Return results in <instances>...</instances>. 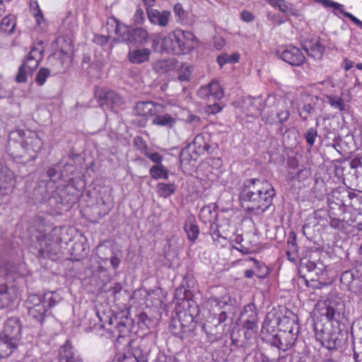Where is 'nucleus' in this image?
Listing matches in <instances>:
<instances>
[{
	"label": "nucleus",
	"instance_id": "nucleus-56",
	"mask_svg": "<svg viewBox=\"0 0 362 362\" xmlns=\"http://www.w3.org/2000/svg\"><path fill=\"white\" fill-rule=\"evenodd\" d=\"M119 362H139L138 358L132 355H124L122 358H118Z\"/></svg>",
	"mask_w": 362,
	"mask_h": 362
},
{
	"label": "nucleus",
	"instance_id": "nucleus-18",
	"mask_svg": "<svg viewBox=\"0 0 362 362\" xmlns=\"http://www.w3.org/2000/svg\"><path fill=\"white\" fill-rule=\"evenodd\" d=\"M177 44L181 48V54L190 52L194 47L195 36L190 31L175 30Z\"/></svg>",
	"mask_w": 362,
	"mask_h": 362
},
{
	"label": "nucleus",
	"instance_id": "nucleus-26",
	"mask_svg": "<svg viewBox=\"0 0 362 362\" xmlns=\"http://www.w3.org/2000/svg\"><path fill=\"white\" fill-rule=\"evenodd\" d=\"M160 103L151 101H141L136 103L135 112L141 116H151L153 117Z\"/></svg>",
	"mask_w": 362,
	"mask_h": 362
},
{
	"label": "nucleus",
	"instance_id": "nucleus-48",
	"mask_svg": "<svg viewBox=\"0 0 362 362\" xmlns=\"http://www.w3.org/2000/svg\"><path fill=\"white\" fill-rule=\"evenodd\" d=\"M329 226L332 228L341 230L344 228V221L337 218H330Z\"/></svg>",
	"mask_w": 362,
	"mask_h": 362
},
{
	"label": "nucleus",
	"instance_id": "nucleus-45",
	"mask_svg": "<svg viewBox=\"0 0 362 362\" xmlns=\"http://www.w3.org/2000/svg\"><path fill=\"white\" fill-rule=\"evenodd\" d=\"M211 237L214 244L217 246L223 247L227 243V239L220 234V231L218 229L211 233Z\"/></svg>",
	"mask_w": 362,
	"mask_h": 362
},
{
	"label": "nucleus",
	"instance_id": "nucleus-28",
	"mask_svg": "<svg viewBox=\"0 0 362 362\" xmlns=\"http://www.w3.org/2000/svg\"><path fill=\"white\" fill-rule=\"evenodd\" d=\"M303 49L308 56L316 59L321 58L324 52V47L318 40L305 42L303 45Z\"/></svg>",
	"mask_w": 362,
	"mask_h": 362
},
{
	"label": "nucleus",
	"instance_id": "nucleus-57",
	"mask_svg": "<svg viewBox=\"0 0 362 362\" xmlns=\"http://www.w3.org/2000/svg\"><path fill=\"white\" fill-rule=\"evenodd\" d=\"M200 120L201 119L199 116L194 115H189L187 119V122H188L189 123L194 124V126H199L200 124Z\"/></svg>",
	"mask_w": 362,
	"mask_h": 362
},
{
	"label": "nucleus",
	"instance_id": "nucleus-17",
	"mask_svg": "<svg viewBox=\"0 0 362 362\" xmlns=\"http://www.w3.org/2000/svg\"><path fill=\"white\" fill-rule=\"evenodd\" d=\"M146 14L150 23L160 28L168 26L171 16L168 10L158 11L153 8H146Z\"/></svg>",
	"mask_w": 362,
	"mask_h": 362
},
{
	"label": "nucleus",
	"instance_id": "nucleus-35",
	"mask_svg": "<svg viewBox=\"0 0 362 362\" xmlns=\"http://www.w3.org/2000/svg\"><path fill=\"white\" fill-rule=\"evenodd\" d=\"M176 68V62L174 59L158 60L153 64V69L160 74L166 73Z\"/></svg>",
	"mask_w": 362,
	"mask_h": 362
},
{
	"label": "nucleus",
	"instance_id": "nucleus-36",
	"mask_svg": "<svg viewBox=\"0 0 362 362\" xmlns=\"http://www.w3.org/2000/svg\"><path fill=\"white\" fill-rule=\"evenodd\" d=\"M176 186L173 183H158L156 186V192L159 197L167 198L175 193Z\"/></svg>",
	"mask_w": 362,
	"mask_h": 362
},
{
	"label": "nucleus",
	"instance_id": "nucleus-6",
	"mask_svg": "<svg viewBox=\"0 0 362 362\" xmlns=\"http://www.w3.org/2000/svg\"><path fill=\"white\" fill-rule=\"evenodd\" d=\"M42 59V50L41 47H34L28 53L23 64L19 67L16 81L18 83L27 81V76L38 67L39 63Z\"/></svg>",
	"mask_w": 362,
	"mask_h": 362
},
{
	"label": "nucleus",
	"instance_id": "nucleus-29",
	"mask_svg": "<svg viewBox=\"0 0 362 362\" xmlns=\"http://www.w3.org/2000/svg\"><path fill=\"white\" fill-rule=\"evenodd\" d=\"M190 146L194 148V151L197 154H204L205 152H208L211 148V146L207 142L206 136L203 134H197Z\"/></svg>",
	"mask_w": 362,
	"mask_h": 362
},
{
	"label": "nucleus",
	"instance_id": "nucleus-47",
	"mask_svg": "<svg viewBox=\"0 0 362 362\" xmlns=\"http://www.w3.org/2000/svg\"><path fill=\"white\" fill-rule=\"evenodd\" d=\"M134 22L137 25H142L145 21V13L141 8H137L134 15Z\"/></svg>",
	"mask_w": 362,
	"mask_h": 362
},
{
	"label": "nucleus",
	"instance_id": "nucleus-54",
	"mask_svg": "<svg viewBox=\"0 0 362 362\" xmlns=\"http://www.w3.org/2000/svg\"><path fill=\"white\" fill-rule=\"evenodd\" d=\"M120 258L117 256V253L112 252L110 257V264L114 269H117L120 264Z\"/></svg>",
	"mask_w": 362,
	"mask_h": 362
},
{
	"label": "nucleus",
	"instance_id": "nucleus-51",
	"mask_svg": "<svg viewBox=\"0 0 362 362\" xmlns=\"http://www.w3.org/2000/svg\"><path fill=\"white\" fill-rule=\"evenodd\" d=\"M341 13L346 18H349L354 24H356L357 26L360 27L361 28H362V21L361 20H359L358 18H357L356 17H355L354 15H352L351 13H349V12H346L344 10H341Z\"/></svg>",
	"mask_w": 362,
	"mask_h": 362
},
{
	"label": "nucleus",
	"instance_id": "nucleus-62",
	"mask_svg": "<svg viewBox=\"0 0 362 362\" xmlns=\"http://www.w3.org/2000/svg\"><path fill=\"white\" fill-rule=\"evenodd\" d=\"M255 274V272L252 269H247L245 271V276L246 278H252Z\"/></svg>",
	"mask_w": 362,
	"mask_h": 362
},
{
	"label": "nucleus",
	"instance_id": "nucleus-30",
	"mask_svg": "<svg viewBox=\"0 0 362 362\" xmlns=\"http://www.w3.org/2000/svg\"><path fill=\"white\" fill-rule=\"evenodd\" d=\"M184 230L187 233L189 241L194 243L197 239L199 234V228L196 224L194 217H188L184 226Z\"/></svg>",
	"mask_w": 362,
	"mask_h": 362
},
{
	"label": "nucleus",
	"instance_id": "nucleus-10",
	"mask_svg": "<svg viewBox=\"0 0 362 362\" xmlns=\"http://www.w3.org/2000/svg\"><path fill=\"white\" fill-rule=\"evenodd\" d=\"M21 146L28 155L29 158L26 159V161H28L36 158L37 153L42 148L43 143L35 132H28V134L25 136Z\"/></svg>",
	"mask_w": 362,
	"mask_h": 362
},
{
	"label": "nucleus",
	"instance_id": "nucleus-13",
	"mask_svg": "<svg viewBox=\"0 0 362 362\" xmlns=\"http://www.w3.org/2000/svg\"><path fill=\"white\" fill-rule=\"evenodd\" d=\"M197 95L206 101L216 102L223 97L224 92L218 81H212L208 85L201 87L197 91Z\"/></svg>",
	"mask_w": 362,
	"mask_h": 362
},
{
	"label": "nucleus",
	"instance_id": "nucleus-59",
	"mask_svg": "<svg viewBox=\"0 0 362 362\" xmlns=\"http://www.w3.org/2000/svg\"><path fill=\"white\" fill-rule=\"evenodd\" d=\"M57 173L58 171L54 167H50L47 171V174L51 180H53L57 175Z\"/></svg>",
	"mask_w": 362,
	"mask_h": 362
},
{
	"label": "nucleus",
	"instance_id": "nucleus-2",
	"mask_svg": "<svg viewBox=\"0 0 362 362\" xmlns=\"http://www.w3.org/2000/svg\"><path fill=\"white\" fill-rule=\"evenodd\" d=\"M275 189L266 180L248 179L245 181L239 194V199L247 211L262 214L272 204Z\"/></svg>",
	"mask_w": 362,
	"mask_h": 362
},
{
	"label": "nucleus",
	"instance_id": "nucleus-32",
	"mask_svg": "<svg viewBox=\"0 0 362 362\" xmlns=\"http://www.w3.org/2000/svg\"><path fill=\"white\" fill-rule=\"evenodd\" d=\"M59 252V245L57 241L50 243H45V246L40 250L41 255L45 258L56 259Z\"/></svg>",
	"mask_w": 362,
	"mask_h": 362
},
{
	"label": "nucleus",
	"instance_id": "nucleus-43",
	"mask_svg": "<svg viewBox=\"0 0 362 362\" xmlns=\"http://www.w3.org/2000/svg\"><path fill=\"white\" fill-rule=\"evenodd\" d=\"M49 75L50 71L48 69L41 68L37 74L35 81L39 86H42Z\"/></svg>",
	"mask_w": 362,
	"mask_h": 362
},
{
	"label": "nucleus",
	"instance_id": "nucleus-19",
	"mask_svg": "<svg viewBox=\"0 0 362 362\" xmlns=\"http://www.w3.org/2000/svg\"><path fill=\"white\" fill-rule=\"evenodd\" d=\"M14 174L7 168L0 171V197L8 194L15 186Z\"/></svg>",
	"mask_w": 362,
	"mask_h": 362
},
{
	"label": "nucleus",
	"instance_id": "nucleus-4",
	"mask_svg": "<svg viewBox=\"0 0 362 362\" xmlns=\"http://www.w3.org/2000/svg\"><path fill=\"white\" fill-rule=\"evenodd\" d=\"M110 23L115 25V32L124 42L143 46L148 41V32L143 28H131L114 18L107 23Z\"/></svg>",
	"mask_w": 362,
	"mask_h": 362
},
{
	"label": "nucleus",
	"instance_id": "nucleus-9",
	"mask_svg": "<svg viewBox=\"0 0 362 362\" xmlns=\"http://www.w3.org/2000/svg\"><path fill=\"white\" fill-rule=\"evenodd\" d=\"M276 55L291 66H300L305 59L301 50L291 45L279 47L276 51Z\"/></svg>",
	"mask_w": 362,
	"mask_h": 362
},
{
	"label": "nucleus",
	"instance_id": "nucleus-24",
	"mask_svg": "<svg viewBox=\"0 0 362 362\" xmlns=\"http://www.w3.org/2000/svg\"><path fill=\"white\" fill-rule=\"evenodd\" d=\"M177 44L176 32L174 30L162 38V51L173 54H181V48Z\"/></svg>",
	"mask_w": 362,
	"mask_h": 362
},
{
	"label": "nucleus",
	"instance_id": "nucleus-31",
	"mask_svg": "<svg viewBox=\"0 0 362 362\" xmlns=\"http://www.w3.org/2000/svg\"><path fill=\"white\" fill-rule=\"evenodd\" d=\"M16 348V341L0 335V358L8 357Z\"/></svg>",
	"mask_w": 362,
	"mask_h": 362
},
{
	"label": "nucleus",
	"instance_id": "nucleus-27",
	"mask_svg": "<svg viewBox=\"0 0 362 362\" xmlns=\"http://www.w3.org/2000/svg\"><path fill=\"white\" fill-rule=\"evenodd\" d=\"M340 281L348 287L349 290L355 291L358 288L360 276L356 271L347 270L341 274Z\"/></svg>",
	"mask_w": 362,
	"mask_h": 362
},
{
	"label": "nucleus",
	"instance_id": "nucleus-60",
	"mask_svg": "<svg viewBox=\"0 0 362 362\" xmlns=\"http://www.w3.org/2000/svg\"><path fill=\"white\" fill-rule=\"evenodd\" d=\"M107 262V258H101V260L100 262H99V267L98 268V272H100V273H102V272H104L106 269L102 265L103 264H106Z\"/></svg>",
	"mask_w": 362,
	"mask_h": 362
},
{
	"label": "nucleus",
	"instance_id": "nucleus-23",
	"mask_svg": "<svg viewBox=\"0 0 362 362\" xmlns=\"http://www.w3.org/2000/svg\"><path fill=\"white\" fill-rule=\"evenodd\" d=\"M279 324V318L276 317L274 314L269 313L264 318L262 324L261 334L263 338L269 339V337H274L276 329Z\"/></svg>",
	"mask_w": 362,
	"mask_h": 362
},
{
	"label": "nucleus",
	"instance_id": "nucleus-25",
	"mask_svg": "<svg viewBox=\"0 0 362 362\" xmlns=\"http://www.w3.org/2000/svg\"><path fill=\"white\" fill-rule=\"evenodd\" d=\"M57 362H87L76 354L69 344L63 345L60 350Z\"/></svg>",
	"mask_w": 362,
	"mask_h": 362
},
{
	"label": "nucleus",
	"instance_id": "nucleus-42",
	"mask_svg": "<svg viewBox=\"0 0 362 362\" xmlns=\"http://www.w3.org/2000/svg\"><path fill=\"white\" fill-rule=\"evenodd\" d=\"M15 23L9 17H4L1 22L0 29L5 33H11L13 31Z\"/></svg>",
	"mask_w": 362,
	"mask_h": 362
},
{
	"label": "nucleus",
	"instance_id": "nucleus-64",
	"mask_svg": "<svg viewBox=\"0 0 362 362\" xmlns=\"http://www.w3.org/2000/svg\"><path fill=\"white\" fill-rule=\"evenodd\" d=\"M236 250H239L243 254H247L249 252V248L243 247L240 245V247H235Z\"/></svg>",
	"mask_w": 362,
	"mask_h": 362
},
{
	"label": "nucleus",
	"instance_id": "nucleus-46",
	"mask_svg": "<svg viewBox=\"0 0 362 362\" xmlns=\"http://www.w3.org/2000/svg\"><path fill=\"white\" fill-rule=\"evenodd\" d=\"M320 3L322 4L326 8L332 7L335 10L339 11L341 13V10L343 9V5L338 4L332 0H318Z\"/></svg>",
	"mask_w": 362,
	"mask_h": 362
},
{
	"label": "nucleus",
	"instance_id": "nucleus-34",
	"mask_svg": "<svg viewBox=\"0 0 362 362\" xmlns=\"http://www.w3.org/2000/svg\"><path fill=\"white\" fill-rule=\"evenodd\" d=\"M319 100L320 98L318 96H310L309 102L303 105V112H299V115L303 121H306L308 119V115L314 114L315 111V103Z\"/></svg>",
	"mask_w": 362,
	"mask_h": 362
},
{
	"label": "nucleus",
	"instance_id": "nucleus-39",
	"mask_svg": "<svg viewBox=\"0 0 362 362\" xmlns=\"http://www.w3.org/2000/svg\"><path fill=\"white\" fill-rule=\"evenodd\" d=\"M286 253L289 261L292 262L296 261L298 258V248L295 240L288 241Z\"/></svg>",
	"mask_w": 362,
	"mask_h": 362
},
{
	"label": "nucleus",
	"instance_id": "nucleus-22",
	"mask_svg": "<svg viewBox=\"0 0 362 362\" xmlns=\"http://www.w3.org/2000/svg\"><path fill=\"white\" fill-rule=\"evenodd\" d=\"M151 50L146 47L129 49L127 57L132 64H141L149 61Z\"/></svg>",
	"mask_w": 362,
	"mask_h": 362
},
{
	"label": "nucleus",
	"instance_id": "nucleus-8",
	"mask_svg": "<svg viewBox=\"0 0 362 362\" xmlns=\"http://www.w3.org/2000/svg\"><path fill=\"white\" fill-rule=\"evenodd\" d=\"M229 300L230 297L228 296H223L221 298L214 297L209 299L210 312L212 315L211 322L216 327H218L226 320L227 313L223 309L228 305Z\"/></svg>",
	"mask_w": 362,
	"mask_h": 362
},
{
	"label": "nucleus",
	"instance_id": "nucleus-50",
	"mask_svg": "<svg viewBox=\"0 0 362 362\" xmlns=\"http://www.w3.org/2000/svg\"><path fill=\"white\" fill-rule=\"evenodd\" d=\"M146 156H147L151 160L156 163V165L161 164V161L163 160V157L157 152L155 153H145Z\"/></svg>",
	"mask_w": 362,
	"mask_h": 362
},
{
	"label": "nucleus",
	"instance_id": "nucleus-41",
	"mask_svg": "<svg viewBox=\"0 0 362 362\" xmlns=\"http://www.w3.org/2000/svg\"><path fill=\"white\" fill-rule=\"evenodd\" d=\"M318 136L317 129L314 127H310L304 134V138L307 144L313 147L315 143L316 138Z\"/></svg>",
	"mask_w": 362,
	"mask_h": 362
},
{
	"label": "nucleus",
	"instance_id": "nucleus-12",
	"mask_svg": "<svg viewBox=\"0 0 362 362\" xmlns=\"http://www.w3.org/2000/svg\"><path fill=\"white\" fill-rule=\"evenodd\" d=\"M110 325L118 332L119 337H124L131 331L133 321L126 312H120L110 318Z\"/></svg>",
	"mask_w": 362,
	"mask_h": 362
},
{
	"label": "nucleus",
	"instance_id": "nucleus-33",
	"mask_svg": "<svg viewBox=\"0 0 362 362\" xmlns=\"http://www.w3.org/2000/svg\"><path fill=\"white\" fill-rule=\"evenodd\" d=\"M217 214L214 205H206L201 209L199 218L204 223H212L216 218Z\"/></svg>",
	"mask_w": 362,
	"mask_h": 362
},
{
	"label": "nucleus",
	"instance_id": "nucleus-38",
	"mask_svg": "<svg viewBox=\"0 0 362 362\" xmlns=\"http://www.w3.org/2000/svg\"><path fill=\"white\" fill-rule=\"evenodd\" d=\"M325 98L332 108L340 112L345 110V103L341 97L335 95H325Z\"/></svg>",
	"mask_w": 362,
	"mask_h": 362
},
{
	"label": "nucleus",
	"instance_id": "nucleus-16",
	"mask_svg": "<svg viewBox=\"0 0 362 362\" xmlns=\"http://www.w3.org/2000/svg\"><path fill=\"white\" fill-rule=\"evenodd\" d=\"M297 337L292 332V330L279 331V333L274 334L272 338L271 344L282 351L289 349L295 343Z\"/></svg>",
	"mask_w": 362,
	"mask_h": 362
},
{
	"label": "nucleus",
	"instance_id": "nucleus-40",
	"mask_svg": "<svg viewBox=\"0 0 362 362\" xmlns=\"http://www.w3.org/2000/svg\"><path fill=\"white\" fill-rule=\"evenodd\" d=\"M240 58V55L237 53H233L231 55L223 54L217 58V62L221 67L227 63H235L238 62Z\"/></svg>",
	"mask_w": 362,
	"mask_h": 362
},
{
	"label": "nucleus",
	"instance_id": "nucleus-55",
	"mask_svg": "<svg viewBox=\"0 0 362 362\" xmlns=\"http://www.w3.org/2000/svg\"><path fill=\"white\" fill-rule=\"evenodd\" d=\"M93 41L98 45H104L107 44L108 41V37L105 35H98L94 37Z\"/></svg>",
	"mask_w": 362,
	"mask_h": 362
},
{
	"label": "nucleus",
	"instance_id": "nucleus-37",
	"mask_svg": "<svg viewBox=\"0 0 362 362\" xmlns=\"http://www.w3.org/2000/svg\"><path fill=\"white\" fill-rule=\"evenodd\" d=\"M149 173L151 177L155 180H168V170L162 164L153 165L149 170Z\"/></svg>",
	"mask_w": 362,
	"mask_h": 362
},
{
	"label": "nucleus",
	"instance_id": "nucleus-15",
	"mask_svg": "<svg viewBox=\"0 0 362 362\" xmlns=\"http://www.w3.org/2000/svg\"><path fill=\"white\" fill-rule=\"evenodd\" d=\"M18 296L17 288L8 286L4 277H0V309L9 306Z\"/></svg>",
	"mask_w": 362,
	"mask_h": 362
},
{
	"label": "nucleus",
	"instance_id": "nucleus-7",
	"mask_svg": "<svg viewBox=\"0 0 362 362\" xmlns=\"http://www.w3.org/2000/svg\"><path fill=\"white\" fill-rule=\"evenodd\" d=\"M194 328L195 322L194 317L187 311L180 313L179 314V318L177 320H173L170 325L172 333L181 339L187 337L189 334L191 333Z\"/></svg>",
	"mask_w": 362,
	"mask_h": 362
},
{
	"label": "nucleus",
	"instance_id": "nucleus-11",
	"mask_svg": "<svg viewBox=\"0 0 362 362\" xmlns=\"http://www.w3.org/2000/svg\"><path fill=\"white\" fill-rule=\"evenodd\" d=\"M100 105L105 108L113 109L123 104V99L117 93L109 89H98L95 91Z\"/></svg>",
	"mask_w": 362,
	"mask_h": 362
},
{
	"label": "nucleus",
	"instance_id": "nucleus-21",
	"mask_svg": "<svg viewBox=\"0 0 362 362\" xmlns=\"http://www.w3.org/2000/svg\"><path fill=\"white\" fill-rule=\"evenodd\" d=\"M241 318L246 329L257 328V314L255 305L252 304L245 305L241 313Z\"/></svg>",
	"mask_w": 362,
	"mask_h": 362
},
{
	"label": "nucleus",
	"instance_id": "nucleus-53",
	"mask_svg": "<svg viewBox=\"0 0 362 362\" xmlns=\"http://www.w3.org/2000/svg\"><path fill=\"white\" fill-rule=\"evenodd\" d=\"M35 4L36 7L33 8V13L37 24L40 25L41 23L40 20L43 19V15L37 2H35Z\"/></svg>",
	"mask_w": 362,
	"mask_h": 362
},
{
	"label": "nucleus",
	"instance_id": "nucleus-20",
	"mask_svg": "<svg viewBox=\"0 0 362 362\" xmlns=\"http://www.w3.org/2000/svg\"><path fill=\"white\" fill-rule=\"evenodd\" d=\"M20 334L21 325L19 320L16 317L8 318L5 322L4 330L1 335L16 341Z\"/></svg>",
	"mask_w": 362,
	"mask_h": 362
},
{
	"label": "nucleus",
	"instance_id": "nucleus-5",
	"mask_svg": "<svg viewBox=\"0 0 362 362\" xmlns=\"http://www.w3.org/2000/svg\"><path fill=\"white\" fill-rule=\"evenodd\" d=\"M265 105L272 112H275L279 122L281 124L288 119L293 101L286 95H269L265 100Z\"/></svg>",
	"mask_w": 362,
	"mask_h": 362
},
{
	"label": "nucleus",
	"instance_id": "nucleus-14",
	"mask_svg": "<svg viewBox=\"0 0 362 362\" xmlns=\"http://www.w3.org/2000/svg\"><path fill=\"white\" fill-rule=\"evenodd\" d=\"M175 115H172L165 112V106L160 104L153 115L151 123L153 125L165 127L168 129H173L177 121Z\"/></svg>",
	"mask_w": 362,
	"mask_h": 362
},
{
	"label": "nucleus",
	"instance_id": "nucleus-3",
	"mask_svg": "<svg viewBox=\"0 0 362 362\" xmlns=\"http://www.w3.org/2000/svg\"><path fill=\"white\" fill-rule=\"evenodd\" d=\"M60 300V296L56 292H47L43 295L31 294L25 301L28 315L42 324L48 308L55 306Z\"/></svg>",
	"mask_w": 362,
	"mask_h": 362
},
{
	"label": "nucleus",
	"instance_id": "nucleus-58",
	"mask_svg": "<svg viewBox=\"0 0 362 362\" xmlns=\"http://www.w3.org/2000/svg\"><path fill=\"white\" fill-rule=\"evenodd\" d=\"M241 18L245 22H250L254 19V16L250 12L243 11L241 13Z\"/></svg>",
	"mask_w": 362,
	"mask_h": 362
},
{
	"label": "nucleus",
	"instance_id": "nucleus-44",
	"mask_svg": "<svg viewBox=\"0 0 362 362\" xmlns=\"http://www.w3.org/2000/svg\"><path fill=\"white\" fill-rule=\"evenodd\" d=\"M137 317L138 324L141 327H145L149 329L153 324V320L150 318L145 313H141L139 315H138Z\"/></svg>",
	"mask_w": 362,
	"mask_h": 362
},
{
	"label": "nucleus",
	"instance_id": "nucleus-1",
	"mask_svg": "<svg viewBox=\"0 0 362 362\" xmlns=\"http://www.w3.org/2000/svg\"><path fill=\"white\" fill-rule=\"evenodd\" d=\"M317 310L320 316L325 317L327 322L315 325L317 340L329 350L341 347L348 338V332L339 325V322L344 317V303L339 298H327L318 304Z\"/></svg>",
	"mask_w": 362,
	"mask_h": 362
},
{
	"label": "nucleus",
	"instance_id": "nucleus-49",
	"mask_svg": "<svg viewBox=\"0 0 362 362\" xmlns=\"http://www.w3.org/2000/svg\"><path fill=\"white\" fill-rule=\"evenodd\" d=\"M272 5L278 7L283 12H286L290 9L289 4L284 0H274Z\"/></svg>",
	"mask_w": 362,
	"mask_h": 362
},
{
	"label": "nucleus",
	"instance_id": "nucleus-63",
	"mask_svg": "<svg viewBox=\"0 0 362 362\" xmlns=\"http://www.w3.org/2000/svg\"><path fill=\"white\" fill-rule=\"evenodd\" d=\"M147 8H151L154 5L156 0H143Z\"/></svg>",
	"mask_w": 362,
	"mask_h": 362
},
{
	"label": "nucleus",
	"instance_id": "nucleus-52",
	"mask_svg": "<svg viewBox=\"0 0 362 362\" xmlns=\"http://www.w3.org/2000/svg\"><path fill=\"white\" fill-rule=\"evenodd\" d=\"M174 13L175 16H178L180 19H184L185 17V12L181 4L177 3L174 6Z\"/></svg>",
	"mask_w": 362,
	"mask_h": 362
},
{
	"label": "nucleus",
	"instance_id": "nucleus-61",
	"mask_svg": "<svg viewBox=\"0 0 362 362\" xmlns=\"http://www.w3.org/2000/svg\"><path fill=\"white\" fill-rule=\"evenodd\" d=\"M121 289H122V286L119 283H115L114 284V286L112 287V293L114 294L119 293L121 291Z\"/></svg>",
	"mask_w": 362,
	"mask_h": 362
}]
</instances>
